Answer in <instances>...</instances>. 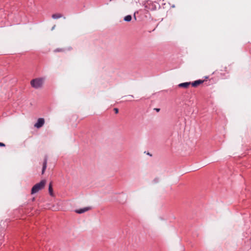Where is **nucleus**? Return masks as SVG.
Returning a JSON list of instances; mask_svg holds the SVG:
<instances>
[{"label": "nucleus", "mask_w": 251, "mask_h": 251, "mask_svg": "<svg viewBox=\"0 0 251 251\" xmlns=\"http://www.w3.org/2000/svg\"><path fill=\"white\" fill-rule=\"evenodd\" d=\"M5 145L4 144H3V143H1L0 142V147H5Z\"/></svg>", "instance_id": "13"}, {"label": "nucleus", "mask_w": 251, "mask_h": 251, "mask_svg": "<svg viewBox=\"0 0 251 251\" xmlns=\"http://www.w3.org/2000/svg\"><path fill=\"white\" fill-rule=\"evenodd\" d=\"M91 208L90 207H86L83 208L75 210V212L78 214H81L89 210Z\"/></svg>", "instance_id": "5"}, {"label": "nucleus", "mask_w": 251, "mask_h": 251, "mask_svg": "<svg viewBox=\"0 0 251 251\" xmlns=\"http://www.w3.org/2000/svg\"><path fill=\"white\" fill-rule=\"evenodd\" d=\"M64 51V50L62 48H58V49H55L54 50V52H62Z\"/></svg>", "instance_id": "11"}, {"label": "nucleus", "mask_w": 251, "mask_h": 251, "mask_svg": "<svg viewBox=\"0 0 251 251\" xmlns=\"http://www.w3.org/2000/svg\"><path fill=\"white\" fill-rule=\"evenodd\" d=\"M156 110L157 111H159L160 110V109H156Z\"/></svg>", "instance_id": "14"}, {"label": "nucleus", "mask_w": 251, "mask_h": 251, "mask_svg": "<svg viewBox=\"0 0 251 251\" xmlns=\"http://www.w3.org/2000/svg\"><path fill=\"white\" fill-rule=\"evenodd\" d=\"M190 84L191 82H184L180 83L179 84H178V86L179 87H183L185 88H187Z\"/></svg>", "instance_id": "6"}, {"label": "nucleus", "mask_w": 251, "mask_h": 251, "mask_svg": "<svg viewBox=\"0 0 251 251\" xmlns=\"http://www.w3.org/2000/svg\"><path fill=\"white\" fill-rule=\"evenodd\" d=\"M204 81V80L199 79V80H196V81L193 82L192 83H191V84L192 85V86L193 87H196L198 86H199V85L203 83Z\"/></svg>", "instance_id": "4"}, {"label": "nucleus", "mask_w": 251, "mask_h": 251, "mask_svg": "<svg viewBox=\"0 0 251 251\" xmlns=\"http://www.w3.org/2000/svg\"><path fill=\"white\" fill-rule=\"evenodd\" d=\"M49 193H50V195L51 196H52L53 195V189H52V184H51V183H50V184L49 185Z\"/></svg>", "instance_id": "9"}, {"label": "nucleus", "mask_w": 251, "mask_h": 251, "mask_svg": "<svg viewBox=\"0 0 251 251\" xmlns=\"http://www.w3.org/2000/svg\"><path fill=\"white\" fill-rule=\"evenodd\" d=\"M51 17L54 19H57L62 17V15L60 13L53 14Z\"/></svg>", "instance_id": "8"}, {"label": "nucleus", "mask_w": 251, "mask_h": 251, "mask_svg": "<svg viewBox=\"0 0 251 251\" xmlns=\"http://www.w3.org/2000/svg\"><path fill=\"white\" fill-rule=\"evenodd\" d=\"M46 183V180H42L39 183L34 185L31 189V194L36 193L42 190L45 187Z\"/></svg>", "instance_id": "2"}, {"label": "nucleus", "mask_w": 251, "mask_h": 251, "mask_svg": "<svg viewBox=\"0 0 251 251\" xmlns=\"http://www.w3.org/2000/svg\"><path fill=\"white\" fill-rule=\"evenodd\" d=\"M54 28V26L52 28V29H53Z\"/></svg>", "instance_id": "17"}, {"label": "nucleus", "mask_w": 251, "mask_h": 251, "mask_svg": "<svg viewBox=\"0 0 251 251\" xmlns=\"http://www.w3.org/2000/svg\"><path fill=\"white\" fill-rule=\"evenodd\" d=\"M44 79L43 78H37L31 80V86L35 89L41 88L43 85Z\"/></svg>", "instance_id": "1"}, {"label": "nucleus", "mask_w": 251, "mask_h": 251, "mask_svg": "<svg viewBox=\"0 0 251 251\" xmlns=\"http://www.w3.org/2000/svg\"><path fill=\"white\" fill-rule=\"evenodd\" d=\"M131 19L132 18L130 15H127L124 18V20L126 22H130Z\"/></svg>", "instance_id": "10"}, {"label": "nucleus", "mask_w": 251, "mask_h": 251, "mask_svg": "<svg viewBox=\"0 0 251 251\" xmlns=\"http://www.w3.org/2000/svg\"><path fill=\"white\" fill-rule=\"evenodd\" d=\"M47 165V159L46 158L44 160L43 165V169L42 171V174H43L46 169Z\"/></svg>", "instance_id": "7"}, {"label": "nucleus", "mask_w": 251, "mask_h": 251, "mask_svg": "<svg viewBox=\"0 0 251 251\" xmlns=\"http://www.w3.org/2000/svg\"><path fill=\"white\" fill-rule=\"evenodd\" d=\"M114 110L115 113H116V114H117L118 113V112H119L118 109L117 108H115L114 109Z\"/></svg>", "instance_id": "12"}, {"label": "nucleus", "mask_w": 251, "mask_h": 251, "mask_svg": "<svg viewBox=\"0 0 251 251\" xmlns=\"http://www.w3.org/2000/svg\"><path fill=\"white\" fill-rule=\"evenodd\" d=\"M226 67H225V70L226 71Z\"/></svg>", "instance_id": "15"}, {"label": "nucleus", "mask_w": 251, "mask_h": 251, "mask_svg": "<svg viewBox=\"0 0 251 251\" xmlns=\"http://www.w3.org/2000/svg\"><path fill=\"white\" fill-rule=\"evenodd\" d=\"M45 123V120L44 118H39L37 123L34 125V126L37 128L41 127Z\"/></svg>", "instance_id": "3"}, {"label": "nucleus", "mask_w": 251, "mask_h": 251, "mask_svg": "<svg viewBox=\"0 0 251 251\" xmlns=\"http://www.w3.org/2000/svg\"><path fill=\"white\" fill-rule=\"evenodd\" d=\"M134 18L136 20V16H135V15L134 14Z\"/></svg>", "instance_id": "16"}]
</instances>
